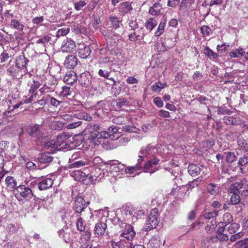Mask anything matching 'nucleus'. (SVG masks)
Here are the masks:
<instances>
[{
    "label": "nucleus",
    "mask_w": 248,
    "mask_h": 248,
    "mask_svg": "<svg viewBox=\"0 0 248 248\" xmlns=\"http://www.w3.org/2000/svg\"><path fill=\"white\" fill-rule=\"evenodd\" d=\"M70 137L68 133L62 132L58 135L56 140H48L45 144V149L47 151L44 153L45 155L55 154L57 151L68 150L69 148L68 139Z\"/></svg>",
    "instance_id": "obj_1"
},
{
    "label": "nucleus",
    "mask_w": 248,
    "mask_h": 248,
    "mask_svg": "<svg viewBox=\"0 0 248 248\" xmlns=\"http://www.w3.org/2000/svg\"><path fill=\"white\" fill-rule=\"evenodd\" d=\"M85 200L81 197H77L75 201L73 206L75 213H77V216L80 215L83 217L89 218L92 217L90 208H87L88 205L90 203L89 202L87 203H85Z\"/></svg>",
    "instance_id": "obj_2"
},
{
    "label": "nucleus",
    "mask_w": 248,
    "mask_h": 248,
    "mask_svg": "<svg viewBox=\"0 0 248 248\" xmlns=\"http://www.w3.org/2000/svg\"><path fill=\"white\" fill-rule=\"evenodd\" d=\"M39 126L37 124L31 125L29 129V134L34 139L37 145L43 146L45 147V144L49 139L48 136H43V133L40 131Z\"/></svg>",
    "instance_id": "obj_3"
},
{
    "label": "nucleus",
    "mask_w": 248,
    "mask_h": 248,
    "mask_svg": "<svg viewBox=\"0 0 248 248\" xmlns=\"http://www.w3.org/2000/svg\"><path fill=\"white\" fill-rule=\"evenodd\" d=\"M87 168L84 169V171L80 170H75L72 171L70 175L76 181L82 182L85 185H89L93 182V178L89 173H87Z\"/></svg>",
    "instance_id": "obj_4"
},
{
    "label": "nucleus",
    "mask_w": 248,
    "mask_h": 248,
    "mask_svg": "<svg viewBox=\"0 0 248 248\" xmlns=\"http://www.w3.org/2000/svg\"><path fill=\"white\" fill-rule=\"evenodd\" d=\"M157 218L158 209L155 208L151 211L148 218L143 227V231L147 232L155 228L158 223Z\"/></svg>",
    "instance_id": "obj_5"
},
{
    "label": "nucleus",
    "mask_w": 248,
    "mask_h": 248,
    "mask_svg": "<svg viewBox=\"0 0 248 248\" xmlns=\"http://www.w3.org/2000/svg\"><path fill=\"white\" fill-rule=\"evenodd\" d=\"M110 137V134L107 131L91 132L88 140L93 143L95 145H99L102 141L108 140L107 139Z\"/></svg>",
    "instance_id": "obj_6"
},
{
    "label": "nucleus",
    "mask_w": 248,
    "mask_h": 248,
    "mask_svg": "<svg viewBox=\"0 0 248 248\" xmlns=\"http://www.w3.org/2000/svg\"><path fill=\"white\" fill-rule=\"evenodd\" d=\"M145 34L143 28L133 30L128 34V38L130 41L135 42L139 45L141 44V41L144 39Z\"/></svg>",
    "instance_id": "obj_7"
},
{
    "label": "nucleus",
    "mask_w": 248,
    "mask_h": 248,
    "mask_svg": "<svg viewBox=\"0 0 248 248\" xmlns=\"http://www.w3.org/2000/svg\"><path fill=\"white\" fill-rule=\"evenodd\" d=\"M59 237L68 243L72 241L73 233L72 229L67 225H65L62 229L58 232Z\"/></svg>",
    "instance_id": "obj_8"
},
{
    "label": "nucleus",
    "mask_w": 248,
    "mask_h": 248,
    "mask_svg": "<svg viewBox=\"0 0 248 248\" xmlns=\"http://www.w3.org/2000/svg\"><path fill=\"white\" fill-rule=\"evenodd\" d=\"M74 117H77L79 119H84L87 121H90L92 119V117L84 112L75 113L74 115L71 114H63L61 115V118L67 122L73 120Z\"/></svg>",
    "instance_id": "obj_9"
},
{
    "label": "nucleus",
    "mask_w": 248,
    "mask_h": 248,
    "mask_svg": "<svg viewBox=\"0 0 248 248\" xmlns=\"http://www.w3.org/2000/svg\"><path fill=\"white\" fill-rule=\"evenodd\" d=\"M93 78L89 72L86 71L80 75L78 81L80 85L84 88L89 87L92 82Z\"/></svg>",
    "instance_id": "obj_10"
},
{
    "label": "nucleus",
    "mask_w": 248,
    "mask_h": 248,
    "mask_svg": "<svg viewBox=\"0 0 248 248\" xmlns=\"http://www.w3.org/2000/svg\"><path fill=\"white\" fill-rule=\"evenodd\" d=\"M16 190L19 195L26 199H30L33 196V193L31 188L21 185L16 187Z\"/></svg>",
    "instance_id": "obj_11"
},
{
    "label": "nucleus",
    "mask_w": 248,
    "mask_h": 248,
    "mask_svg": "<svg viewBox=\"0 0 248 248\" xmlns=\"http://www.w3.org/2000/svg\"><path fill=\"white\" fill-rule=\"evenodd\" d=\"M247 179L244 178L240 180L239 182H235L232 184L229 188V191L232 194H240L239 190L244 188V186L246 184Z\"/></svg>",
    "instance_id": "obj_12"
},
{
    "label": "nucleus",
    "mask_w": 248,
    "mask_h": 248,
    "mask_svg": "<svg viewBox=\"0 0 248 248\" xmlns=\"http://www.w3.org/2000/svg\"><path fill=\"white\" fill-rule=\"evenodd\" d=\"M145 213V210L144 209H139L133 206H128L126 210V214L133 216L135 218H140Z\"/></svg>",
    "instance_id": "obj_13"
},
{
    "label": "nucleus",
    "mask_w": 248,
    "mask_h": 248,
    "mask_svg": "<svg viewBox=\"0 0 248 248\" xmlns=\"http://www.w3.org/2000/svg\"><path fill=\"white\" fill-rule=\"evenodd\" d=\"M136 234L133 227L130 224H126L123 232L121 234V237H124L128 241H131Z\"/></svg>",
    "instance_id": "obj_14"
},
{
    "label": "nucleus",
    "mask_w": 248,
    "mask_h": 248,
    "mask_svg": "<svg viewBox=\"0 0 248 248\" xmlns=\"http://www.w3.org/2000/svg\"><path fill=\"white\" fill-rule=\"evenodd\" d=\"M54 81V80L52 79V81L44 84L43 87L39 89V92L43 94L53 92L56 88V83Z\"/></svg>",
    "instance_id": "obj_15"
},
{
    "label": "nucleus",
    "mask_w": 248,
    "mask_h": 248,
    "mask_svg": "<svg viewBox=\"0 0 248 248\" xmlns=\"http://www.w3.org/2000/svg\"><path fill=\"white\" fill-rule=\"evenodd\" d=\"M118 9L120 14L123 16H124L133 10L131 3L129 1H125L121 3L119 5Z\"/></svg>",
    "instance_id": "obj_16"
},
{
    "label": "nucleus",
    "mask_w": 248,
    "mask_h": 248,
    "mask_svg": "<svg viewBox=\"0 0 248 248\" xmlns=\"http://www.w3.org/2000/svg\"><path fill=\"white\" fill-rule=\"evenodd\" d=\"M159 160L156 158H154L153 159L148 161L144 165V169L145 171L153 173L156 170V165L158 164Z\"/></svg>",
    "instance_id": "obj_17"
},
{
    "label": "nucleus",
    "mask_w": 248,
    "mask_h": 248,
    "mask_svg": "<svg viewBox=\"0 0 248 248\" xmlns=\"http://www.w3.org/2000/svg\"><path fill=\"white\" fill-rule=\"evenodd\" d=\"M107 225L104 222H99L97 223L94 227V232L95 234L98 236H103L106 232Z\"/></svg>",
    "instance_id": "obj_18"
},
{
    "label": "nucleus",
    "mask_w": 248,
    "mask_h": 248,
    "mask_svg": "<svg viewBox=\"0 0 248 248\" xmlns=\"http://www.w3.org/2000/svg\"><path fill=\"white\" fill-rule=\"evenodd\" d=\"M78 77L77 74L73 71L67 72L63 77V81L70 85H73L77 81Z\"/></svg>",
    "instance_id": "obj_19"
},
{
    "label": "nucleus",
    "mask_w": 248,
    "mask_h": 248,
    "mask_svg": "<svg viewBox=\"0 0 248 248\" xmlns=\"http://www.w3.org/2000/svg\"><path fill=\"white\" fill-rule=\"evenodd\" d=\"M78 62L77 57L71 55L66 57L64 61V65L68 69H73L78 64Z\"/></svg>",
    "instance_id": "obj_20"
},
{
    "label": "nucleus",
    "mask_w": 248,
    "mask_h": 248,
    "mask_svg": "<svg viewBox=\"0 0 248 248\" xmlns=\"http://www.w3.org/2000/svg\"><path fill=\"white\" fill-rule=\"evenodd\" d=\"M107 164L110 166L109 170L111 171L117 172L124 168V165L117 160H109L107 162Z\"/></svg>",
    "instance_id": "obj_21"
},
{
    "label": "nucleus",
    "mask_w": 248,
    "mask_h": 248,
    "mask_svg": "<svg viewBox=\"0 0 248 248\" xmlns=\"http://www.w3.org/2000/svg\"><path fill=\"white\" fill-rule=\"evenodd\" d=\"M29 61L25 58L24 55H20L16 57V65L20 70L26 67V65Z\"/></svg>",
    "instance_id": "obj_22"
},
{
    "label": "nucleus",
    "mask_w": 248,
    "mask_h": 248,
    "mask_svg": "<svg viewBox=\"0 0 248 248\" xmlns=\"http://www.w3.org/2000/svg\"><path fill=\"white\" fill-rule=\"evenodd\" d=\"M76 48V44L74 41L71 39H67L63 42L62 49L64 52H70Z\"/></svg>",
    "instance_id": "obj_23"
},
{
    "label": "nucleus",
    "mask_w": 248,
    "mask_h": 248,
    "mask_svg": "<svg viewBox=\"0 0 248 248\" xmlns=\"http://www.w3.org/2000/svg\"><path fill=\"white\" fill-rule=\"evenodd\" d=\"M218 214V211L213 210L210 212L203 213L201 216L202 219H205L206 223H209L211 220L216 219L215 217Z\"/></svg>",
    "instance_id": "obj_24"
},
{
    "label": "nucleus",
    "mask_w": 248,
    "mask_h": 248,
    "mask_svg": "<svg viewBox=\"0 0 248 248\" xmlns=\"http://www.w3.org/2000/svg\"><path fill=\"white\" fill-rule=\"evenodd\" d=\"M238 151L237 154H244L245 155H248V143L243 140L239 139L238 140Z\"/></svg>",
    "instance_id": "obj_25"
},
{
    "label": "nucleus",
    "mask_w": 248,
    "mask_h": 248,
    "mask_svg": "<svg viewBox=\"0 0 248 248\" xmlns=\"http://www.w3.org/2000/svg\"><path fill=\"white\" fill-rule=\"evenodd\" d=\"M53 184V180L51 178L43 180L38 184V188L41 190H45L50 187Z\"/></svg>",
    "instance_id": "obj_26"
},
{
    "label": "nucleus",
    "mask_w": 248,
    "mask_h": 248,
    "mask_svg": "<svg viewBox=\"0 0 248 248\" xmlns=\"http://www.w3.org/2000/svg\"><path fill=\"white\" fill-rule=\"evenodd\" d=\"M91 50L88 46H81L78 50V56L82 59L87 58L91 54Z\"/></svg>",
    "instance_id": "obj_27"
},
{
    "label": "nucleus",
    "mask_w": 248,
    "mask_h": 248,
    "mask_svg": "<svg viewBox=\"0 0 248 248\" xmlns=\"http://www.w3.org/2000/svg\"><path fill=\"white\" fill-rule=\"evenodd\" d=\"M201 171L200 167L197 164H191L189 165L188 167V172L189 174L193 177L199 175Z\"/></svg>",
    "instance_id": "obj_28"
},
{
    "label": "nucleus",
    "mask_w": 248,
    "mask_h": 248,
    "mask_svg": "<svg viewBox=\"0 0 248 248\" xmlns=\"http://www.w3.org/2000/svg\"><path fill=\"white\" fill-rule=\"evenodd\" d=\"M157 151L158 150L156 147L151 145H148L144 148H142L140 151V153L142 155H152L156 154Z\"/></svg>",
    "instance_id": "obj_29"
},
{
    "label": "nucleus",
    "mask_w": 248,
    "mask_h": 248,
    "mask_svg": "<svg viewBox=\"0 0 248 248\" xmlns=\"http://www.w3.org/2000/svg\"><path fill=\"white\" fill-rule=\"evenodd\" d=\"M109 20L110 22V27L114 29H117L120 28L122 20L116 16H111L109 17Z\"/></svg>",
    "instance_id": "obj_30"
},
{
    "label": "nucleus",
    "mask_w": 248,
    "mask_h": 248,
    "mask_svg": "<svg viewBox=\"0 0 248 248\" xmlns=\"http://www.w3.org/2000/svg\"><path fill=\"white\" fill-rule=\"evenodd\" d=\"M10 26L15 30L22 31L25 28V23H23L20 20L13 19L11 20Z\"/></svg>",
    "instance_id": "obj_31"
},
{
    "label": "nucleus",
    "mask_w": 248,
    "mask_h": 248,
    "mask_svg": "<svg viewBox=\"0 0 248 248\" xmlns=\"http://www.w3.org/2000/svg\"><path fill=\"white\" fill-rule=\"evenodd\" d=\"M48 72L53 77H57L60 73L61 68L56 64H51L48 67Z\"/></svg>",
    "instance_id": "obj_32"
},
{
    "label": "nucleus",
    "mask_w": 248,
    "mask_h": 248,
    "mask_svg": "<svg viewBox=\"0 0 248 248\" xmlns=\"http://www.w3.org/2000/svg\"><path fill=\"white\" fill-rule=\"evenodd\" d=\"M162 8L161 4L155 3L150 8L149 13L152 16H157L160 14Z\"/></svg>",
    "instance_id": "obj_33"
},
{
    "label": "nucleus",
    "mask_w": 248,
    "mask_h": 248,
    "mask_svg": "<svg viewBox=\"0 0 248 248\" xmlns=\"http://www.w3.org/2000/svg\"><path fill=\"white\" fill-rule=\"evenodd\" d=\"M11 62V61L9 62V65L7 68V71L9 75L12 76L13 77H17V76L18 75V73L20 71V69H18L16 65H14L13 64L12 65H10V62Z\"/></svg>",
    "instance_id": "obj_34"
},
{
    "label": "nucleus",
    "mask_w": 248,
    "mask_h": 248,
    "mask_svg": "<svg viewBox=\"0 0 248 248\" xmlns=\"http://www.w3.org/2000/svg\"><path fill=\"white\" fill-rule=\"evenodd\" d=\"M78 218L77 221L76 226L77 229L80 232H83L85 230L86 224L83 222V219H88V218L83 217V216L78 215Z\"/></svg>",
    "instance_id": "obj_35"
},
{
    "label": "nucleus",
    "mask_w": 248,
    "mask_h": 248,
    "mask_svg": "<svg viewBox=\"0 0 248 248\" xmlns=\"http://www.w3.org/2000/svg\"><path fill=\"white\" fill-rule=\"evenodd\" d=\"M157 24V20L154 18L151 17L146 20L145 24V27L147 30L152 31Z\"/></svg>",
    "instance_id": "obj_36"
},
{
    "label": "nucleus",
    "mask_w": 248,
    "mask_h": 248,
    "mask_svg": "<svg viewBox=\"0 0 248 248\" xmlns=\"http://www.w3.org/2000/svg\"><path fill=\"white\" fill-rule=\"evenodd\" d=\"M166 19L161 20V21H160V22L157 28V30H156V31L155 32V36H157V37L160 36L163 33V32H164V31H165V28L166 26Z\"/></svg>",
    "instance_id": "obj_37"
},
{
    "label": "nucleus",
    "mask_w": 248,
    "mask_h": 248,
    "mask_svg": "<svg viewBox=\"0 0 248 248\" xmlns=\"http://www.w3.org/2000/svg\"><path fill=\"white\" fill-rule=\"evenodd\" d=\"M41 83L39 81H35L32 80L29 82V85L30 86V89L29 90V93H34L40 87Z\"/></svg>",
    "instance_id": "obj_38"
},
{
    "label": "nucleus",
    "mask_w": 248,
    "mask_h": 248,
    "mask_svg": "<svg viewBox=\"0 0 248 248\" xmlns=\"http://www.w3.org/2000/svg\"><path fill=\"white\" fill-rule=\"evenodd\" d=\"M5 184L7 186L12 189L16 187L17 183L16 180L12 176H7L5 179Z\"/></svg>",
    "instance_id": "obj_39"
},
{
    "label": "nucleus",
    "mask_w": 248,
    "mask_h": 248,
    "mask_svg": "<svg viewBox=\"0 0 248 248\" xmlns=\"http://www.w3.org/2000/svg\"><path fill=\"white\" fill-rule=\"evenodd\" d=\"M215 144L214 140H205L203 141L201 143V149L202 151H206L211 149Z\"/></svg>",
    "instance_id": "obj_40"
},
{
    "label": "nucleus",
    "mask_w": 248,
    "mask_h": 248,
    "mask_svg": "<svg viewBox=\"0 0 248 248\" xmlns=\"http://www.w3.org/2000/svg\"><path fill=\"white\" fill-rule=\"evenodd\" d=\"M70 28L69 26H65L64 27L59 29L56 32V37L59 38L61 36H65L70 31Z\"/></svg>",
    "instance_id": "obj_41"
},
{
    "label": "nucleus",
    "mask_w": 248,
    "mask_h": 248,
    "mask_svg": "<svg viewBox=\"0 0 248 248\" xmlns=\"http://www.w3.org/2000/svg\"><path fill=\"white\" fill-rule=\"evenodd\" d=\"M194 2H192L191 0H182L181 4L179 6V9L180 11H183L187 9H189L190 7Z\"/></svg>",
    "instance_id": "obj_42"
},
{
    "label": "nucleus",
    "mask_w": 248,
    "mask_h": 248,
    "mask_svg": "<svg viewBox=\"0 0 248 248\" xmlns=\"http://www.w3.org/2000/svg\"><path fill=\"white\" fill-rule=\"evenodd\" d=\"M72 92L70 87L64 86L62 87L60 95L63 97H68L71 95Z\"/></svg>",
    "instance_id": "obj_43"
},
{
    "label": "nucleus",
    "mask_w": 248,
    "mask_h": 248,
    "mask_svg": "<svg viewBox=\"0 0 248 248\" xmlns=\"http://www.w3.org/2000/svg\"><path fill=\"white\" fill-rule=\"evenodd\" d=\"M103 34L104 36L105 39L107 41L111 40L113 37L117 36V34L112 30H107L103 32Z\"/></svg>",
    "instance_id": "obj_44"
},
{
    "label": "nucleus",
    "mask_w": 248,
    "mask_h": 248,
    "mask_svg": "<svg viewBox=\"0 0 248 248\" xmlns=\"http://www.w3.org/2000/svg\"><path fill=\"white\" fill-rule=\"evenodd\" d=\"M204 54L209 57L210 59L213 58L214 59H217L218 57V55L217 53H215L211 50L209 47L206 46L203 50Z\"/></svg>",
    "instance_id": "obj_45"
},
{
    "label": "nucleus",
    "mask_w": 248,
    "mask_h": 248,
    "mask_svg": "<svg viewBox=\"0 0 248 248\" xmlns=\"http://www.w3.org/2000/svg\"><path fill=\"white\" fill-rule=\"evenodd\" d=\"M37 159L40 164H46L52 161L53 157L52 156H39Z\"/></svg>",
    "instance_id": "obj_46"
},
{
    "label": "nucleus",
    "mask_w": 248,
    "mask_h": 248,
    "mask_svg": "<svg viewBox=\"0 0 248 248\" xmlns=\"http://www.w3.org/2000/svg\"><path fill=\"white\" fill-rule=\"evenodd\" d=\"M240 225L237 223H232L228 227V231L230 234L237 233Z\"/></svg>",
    "instance_id": "obj_47"
},
{
    "label": "nucleus",
    "mask_w": 248,
    "mask_h": 248,
    "mask_svg": "<svg viewBox=\"0 0 248 248\" xmlns=\"http://www.w3.org/2000/svg\"><path fill=\"white\" fill-rule=\"evenodd\" d=\"M114 103L115 104L116 106L119 108H121L124 106H127L129 103L124 98L117 99Z\"/></svg>",
    "instance_id": "obj_48"
},
{
    "label": "nucleus",
    "mask_w": 248,
    "mask_h": 248,
    "mask_svg": "<svg viewBox=\"0 0 248 248\" xmlns=\"http://www.w3.org/2000/svg\"><path fill=\"white\" fill-rule=\"evenodd\" d=\"M207 225L205 226V230L208 232L211 233V232L215 229L217 221L216 219L211 220L209 223H207Z\"/></svg>",
    "instance_id": "obj_49"
},
{
    "label": "nucleus",
    "mask_w": 248,
    "mask_h": 248,
    "mask_svg": "<svg viewBox=\"0 0 248 248\" xmlns=\"http://www.w3.org/2000/svg\"><path fill=\"white\" fill-rule=\"evenodd\" d=\"M110 74V72L103 69H100L98 71V75L100 77H104L105 78L109 79V80H112L113 82V84H115L116 82L113 78H108V77Z\"/></svg>",
    "instance_id": "obj_50"
},
{
    "label": "nucleus",
    "mask_w": 248,
    "mask_h": 248,
    "mask_svg": "<svg viewBox=\"0 0 248 248\" xmlns=\"http://www.w3.org/2000/svg\"><path fill=\"white\" fill-rule=\"evenodd\" d=\"M201 32L204 37L208 36L210 35L211 32V29L207 25H203L200 27Z\"/></svg>",
    "instance_id": "obj_51"
},
{
    "label": "nucleus",
    "mask_w": 248,
    "mask_h": 248,
    "mask_svg": "<svg viewBox=\"0 0 248 248\" xmlns=\"http://www.w3.org/2000/svg\"><path fill=\"white\" fill-rule=\"evenodd\" d=\"M223 121L224 123L227 124H237V120L236 119L232 117L225 116L223 118Z\"/></svg>",
    "instance_id": "obj_52"
},
{
    "label": "nucleus",
    "mask_w": 248,
    "mask_h": 248,
    "mask_svg": "<svg viewBox=\"0 0 248 248\" xmlns=\"http://www.w3.org/2000/svg\"><path fill=\"white\" fill-rule=\"evenodd\" d=\"M239 194H232L230 198V203L232 205H238L240 203Z\"/></svg>",
    "instance_id": "obj_53"
},
{
    "label": "nucleus",
    "mask_w": 248,
    "mask_h": 248,
    "mask_svg": "<svg viewBox=\"0 0 248 248\" xmlns=\"http://www.w3.org/2000/svg\"><path fill=\"white\" fill-rule=\"evenodd\" d=\"M87 3L86 0H79L78 1L74 3V8L77 11H80Z\"/></svg>",
    "instance_id": "obj_54"
},
{
    "label": "nucleus",
    "mask_w": 248,
    "mask_h": 248,
    "mask_svg": "<svg viewBox=\"0 0 248 248\" xmlns=\"http://www.w3.org/2000/svg\"><path fill=\"white\" fill-rule=\"evenodd\" d=\"M207 190L212 195H216L218 192L217 187L213 184L207 185Z\"/></svg>",
    "instance_id": "obj_55"
},
{
    "label": "nucleus",
    "mask_w": 248,
    "mask_h": 248,
    "mask_svg": "<svg viewBox=\"0 0 248 248\" xmlns=\"http://www.w3.org/2000/svg\"><path fill=\"white\" fill-rule=\"evenodd\" d=\"M51 37L50 35H45L43 37L37 40V44H42L44 46H46V45L50 40Z\"/></svg>",
    "instance_id": "obj_56"
},
{
    "label": "nucleus",
    "mask_w": 248,
    "mask_h": 248,
    "mask_svg": "<svg viewBox=\"0 0 248 248\" xmlns=\"http://www.w3.org/2000/svg\"><path fill=\"white\" fill-rule=\"evenodd\" d=\"M233 220L232 217L229 213H226L223 215V223L225 224V226L227 224H229L232 222Z\"/></svg>",
    "instance_id": "obj_57"
},
{
    "label": "nucleus",
    "mask_w": 248,
    "mask_h": 248,
    "mask_svg": "<svg viewBox=\"0 0 248 248\" xmlns=\"http://www.w3.org/2000/svg\"><path fill=\"white\" fill-rule=\"evenodd\" d=\"M112 122L116 124H124L125 122V118L124 116L116 117L113 119Z\"/></svg>",
    "instance_id": "obj_58"
},
{
    "label": "nucleus",
    "mask_w": 248,
    "mask_h": 248,
    "mask_svg": "<svg viewBox=\"0 0 248 248\" xmlns=\"http://www.w3.org/2000/svg\"><path fill=\"white\" fill-rule=\"evenodd\" d=\"M31 94L30 95V97H26L25 100H24V103L26 104H28L29 103H31V102L34 101L35 100H37V96L38 95V94L36 92H35L34 93H31Z\"/></svg>",
    "instance_id": "obj_59"
},
{
    "label": "nucleus",
    "mask_w": 248,
    "mask_h": 248,
    "mask_svg": "<svg viewBox=\"0 0 248 248\" xmlns=\"http://www.w3.org/2000/svg\"><path fill=\"white\" fill-rule=\"evenodd\" d=\"M93 21L92 22V25L94 29H97L98 27V25L101 22V20L99 16L96 14H93Z\"/></svg>",
    "instance_id": "obj_60"
},
{
    "label": "nucleus",
    "mask_w": 248,
    "mask_h": 248,
    "mask_svg": "<svg viewBox=\"0 0 248 248\" xmlns=\"http://www.w3.org/2000/svg\"><path fill=\"white\" fill-rule=\"evenodd\" d=\"M229 46V45L226 44H223L221 45H218L217 46V49L218 53H223L227 50Z\"/></svg>",
    "instance_id": "obj_61"
},
{
    "label": "nucleus",
    "mask_w": 248,
    "mask_h": 248,
    "mask_svg": "<svg viewBox=\"0 0 248 248\" xmlns=\"http://www.w3.org/2000/svg\"><path fill=\"white\" fill-rule=\"evenodd\" d=\"M11 55L6 52H3L0 55V63H2L8 60Z\"/></svg>",
    "instance_id": "obj_62"
},
{
    "label": "nucleus",
    "mask_w": 248,
    "mask_h": 248,
    "mask_svg": "<svg viewBox=\"0 0 248 248\" xmlns=\"http://www.w3.org/2000/svg\"><path fill=\"white\" fill-rule=\"evenodd\" d=\"M128 25L132 31L140 29V28L139 27V25L136 19L131 20L129 21Z\"/></svg>",
    "instance_id": "obj_63"
},
{
    "label": "nucleus",
    "mask_w": 248,
    "mask_h": 248,
    "mask_svg": "<svg viewBox=\"0 0 248 248\" xmlns=\"http://www.w3.org/2000/svg\"><path fill=\"white\" fill-rule=\"evenodd\" d=\"M234 247L235 248H248V245H247L246 242L242 240L236 242L234 244Z\"/></svg>",
    "instance_id": "obj_64"
}]
</instances>
